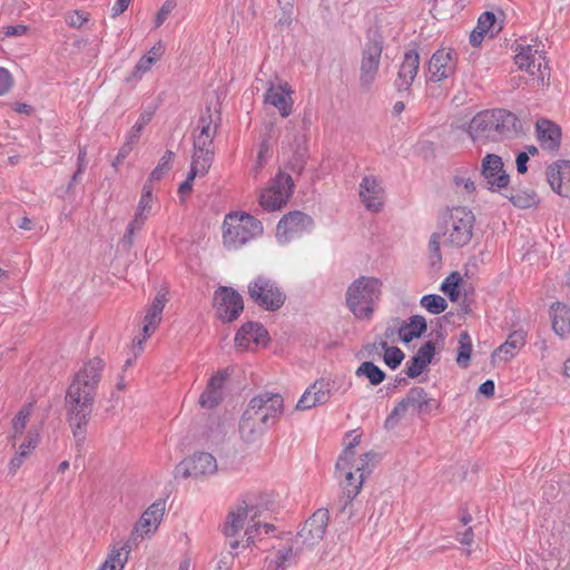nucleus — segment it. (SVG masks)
<instances>
[{
  "instance_id": "f257e3e1",
  "label": "nucleus",
  "mask_w": 570,
  "mask_h": 570,
  "mask_svg": "<svg viewBox=\"0 0 570 570\" xmlns=\"http://www.w3.org/2000/svg\"><path fill=\"white\" fill-rule=\"evenodd\" d=\"M104 365V361L99 357L89 360L75 374L66 393L67 421L78 448L86 439V428L91 417Z\"/></svg>"
},
{
  "instance_id": "f03ea898",
  "label": "nucleus",
  "mask_w": 570,
  "mask_h": 570,
  "mask_svg": "<svg viewBox=\"0 0 570 570\" xmlns=\"http://www.w3.org/2000/svg\"><path fill=\"white\" fill-rule=\"evenodd\" d=\"M284 412V399L278 393L262 392L252 397L239 420V434L246 443H254Z\"/></svg>"
},
{
  "instance_id": "7ed1b4c3",
  "label": "nucleus",
  "mask_w": 570,
  "mask_h": 570,
  "mask_svg": "<svg viewBox=\"0 0 570 570\" xmlns=\"http://www.w3.org/2000/svg\"><path fill=\"white\" fill-rule=\"evenodd\" d=\"M520 127L517 116L507 109L484 110L472 118L469 135L473 141L485 144L512 138Z\"/></svg>"
},
{
  "instance_id": "20e7f679",
  "label": "nucleus",
  "mask_w": 570,
  "mask_h": 570,
  "mask_svg": "<svg viewBox=\"0 0 570 570\" xmlns=\"http://www.w3.org/2000/svg\"><path fill=\"white\" fill-rule=\"evenodd\" d=\"M475 216L466 207H453L442 215L440 229L443 244L450 247H463L473 237Z\"/></svg>"
},
{
  "instance_id": "39448f33",
  "label": "nucleus",
  "mask_w": 570,
  "mask_h": 570,
  "mask_svg": "<svg viewBox=\"0 0 570 570\" xmlns=\"http://www.w3.org/2000/svg\"><path fill=\"white\" fill-rule=\"evenodd\" d=\"M381 281L375 277L361 276L346 292V304L358 318H368L373 313V303L381 295Z\"/></svg>"
},
{
  "instance_id": "423d86ee",
  "label": "nucleus",
  "mask_w": 570,
  "mask_h": 570,
  "mask_svg": "<svg viewBox=\"0 0 570 570\" xmlns=\"http://www.w3.org/2000/svg\"><path fill=\"white\" fill-rule=\"evenodd\" d=\"M262 233V223L249 214L230 213L223 223V243L229 249L243 246Z\"/></svg>"
},
{
  "instance_id": "0eeeda50",
  "label": "nucleus",
  "mask_w": 570,
  "mask_h": 570,
  "mask_svg": "<svg viewBox=\"0 0 570 570\" xmlns=\"http://www.w3.org/2000/svg\"><path fill=\"white\" fill-rule=\"evenodd\" d=\"M383 37L377 31L367 33L366 42L362 48L358 78L360 86L364 91H368L376 79L383 52Z\"/></svg>"
},
{
  "instance_id": "6e6552de",
  "label": "nucleus",
  "mask_w": 570,
  "mask_h": 570,
  "mask_svg": "<svg viewBox=\"0 0 570 570\" xmlns=\"http://www.w3.org/2000/svg\"><path fill=\"white\" fill-rule=\"evenodd\" d=\"M250 299L266 311L279 309L286 299L285 293L265 276H258L248 284Z\"/></svg>"
},
{
  "instance_id": "1a4fd4ad",
  "label": "nucleus",
  "mask_w": 570,
  "mask_h": 570,
  "mask_svg": "<svg viewBox=\"0 0 570 570\" xmlns=\"http://www.w3.org/2000/svg\"><path fill=\"white\" fill-rule=\"evenodd\" d=\"M294 181L291 175L278 173L271 186L264 189L259 196V205L267 212L281 209L293 194Z\"/></svg>"
},
{
  "instance_id": "9d476101",
  "label": "nucleus",
  "mask_w": 570,
  "mask_h": 570,
  "mask_svg": "<svg viewBox=\"0 0 570 570\" xmlns=\"http://www.w3.org/2000/svg\"><path fill=\"white\" fill-rule=\"evenodd\" d=\"M435 401L428 397L426 392L423 387H412L406 396L402 399L395 407L392 410L390 415L386 417L384 426L387 430L394 429L400 419L410 410L417 412H426Z\"/></svg>"
},
{
  "instance_id": "9b49d317",
  "label": "nucleus",
  "mask_w": 570,
  "mask_h": 570,
  "mask_svg": "<svg viewBox=\"0 0 570 570\" xmlns=\"http://www.w3.org/2000/svg\"><path fill=\"white\" fill-rule=\"evenodd\" d=\"M164 513L165 503L161 501H156L148 507L135 524L128 541L124 547H121V550L128 549L130 551L132 546L138 544L139 539L154 533L158 529Z\"/></svg>"
},
{
  "instance_id": "f8f14e48",
  "label": "nucleus",
  "mask_w": 570,
  "mask_h": 570,
  "mask_svg": "<svg viewBox=\"0 0 570 570\" xmlns=\"http://www.w3.org/2000/svg\"><path fill=\"white\" fill-rule=\"evenodd\" d=\"M214 306L218 318L230 323L238 318L244 309V301L238 292L228 286H219L214 293Z\"/></svg>"
},
{
  "instance_id": "ddd939ff",
  "label": "nucleus",
  "mask_w": 570,
  "mask_h": 570,
  "mask_svg": "<svg viewBox=\"0 0 570 570\" xmlns=\"http://www.w3.org/2000/svg\"><path fill=\"white\" fill-rule=\"evenodd\" d=\"M216 459L208 452H198L189 458L184 459L175 468V476L202 478L213 475L217 472Z\"/></svg>"
},
{
  "instance_id": "4468645a",
  "label": "nucleus",
  "mask_w": 570,
  "mask_h": 570,
  "mask_svg": "<svg viewBox=\"0 0 570 570\" xmlns=\"http://www.w3.org/2000/svg\"><path fill=\"white\" fill-rule=\"evenodd\" d=\"M328 521L330 514L327 509L316 510L297 533L295 544H301L303 548L316 546L324 538Z\"/></svg>"
},
{
  "instance_id": "2eb2a0df",
  "label": "nucleus",
  "mask_w": 570,
  "mask_h": 570,
  "mask_svg": "<svg viewBox=\"0 0 570 570\" xmlns=\"http://www.w3.org/2000/svg\"><path fill=\"white\" fill-rule=\"evenodd\" d=\"M481 176L492 191L507 188L510 181L509 175L503 169L502 158L495 154H488L482 159Z\"/></svg>"
},
{
  "instance_id": "dca6fc26",
  "label": "nucleus",
  "mask_w": 570,
  "mask_h": 570,
  "mask_svg": "<svg viewBox=\"0 0 570 570\" xmlns=\"http://www.w3.org/2000/svg\"><path fill=\"white\" fill-rule=\"evenodd\" d=\"M456 52L453 49L436 50L429 61L431 80L440 82L452 77L456 70Z\"/></svg>"
},
{
  "instance_id": "f3484780",
  "label": "nucleus",
  "mask_w": 570,
  "mask_h": 570,
  "mask_svg": "<svg viewBox=\"0 0 570 570\" xmlns=\"http://www.w3.org/2000/svg\"><path fill=\"white\" fill-rule=\"evenodd\" d=\"M266 85L264 101L277 108L282 117H288L293 110L291 86L286 81L276 83L273 80H268Z\"/></svg>"
},
{
  "instance_id": "a211bd4d",
  "label": "nucleus",
  "mask_w": 570,
  "mask_h": 570,
  "mask_svg": "<svg viewBox=\"0 0 570 570\" xmlns=\"http://www.w3.org/2000/svg\"><path fill=\"white\" fill-rule=\"evenodd\" d=\"M419 66V52L415 49L407 50L400 66L397 78L394 80V87L399 92L410 94V88L417 75Z\"/></svg>"
},
{
  "instance_id": "6ab92c4d",
  "label": "nucleus",
  "mask_w": 570,
  "mask_h": 570,
  "mask_svg": "<svg viewBox=\"0 0 570 570\" xmlns=\"http://www.w3.org/2000/svg\"><path fill=\"white\" fill-rule=\"evenodd\" d=\"M360 197L367 210L377 213L383 207L384 189L375 176H365L360 184Z\"/></svg>"
},
{
  "instance_id": "aec40b11",
  "label": "nucleus",
  "mask_w": 570,
  "mask_h": 570,
  "mask_svg": "<svg viewBox=\"0 0 570 570\" xmlns=\"http://www.w3.org/2000/svg\"><path fill=\"white\" fill-rule=\"evenodd\" d=\"M547 179L557 194L570 198V161L560 160L550 165Z\"/></svg>"
},
{
  "instance_id": "412c9836",
  "label": "nucleus",
  "mask_w": 570,
  "mask_h": 570,
  "mask_svg": "<svg viewBox=\"0 0 570 570\" xmlns=\"http://www.w3.org/2000/svg\"><path fill=\"white\" fill-rule=\"evenodd\" d=\"M255 505H249L246 501L236 504L227 514L226 521L222 527V532L227 538L236 537L245 525L246 519L254 513Z\"/></svg>"
},
{
  "instance_id": "4be33fe9",
  "label": "nucleus",
  "mask_w": 570,
  "mask_h": 570,
  "mask_svg": "<svg viewBox=\"0 0 570 570\" xmlns=\"http://www.w3.org/2000/svg\"><path fill=\"white\" fill-rule=\"evenodd\" d=\"M267 335L268 333L262 324L247 322L236 333L235 345L244 351L249 348L250 343L255 345L265 343Z\"/></svg>"
},
{
  "instance_id": "5701e85b",
  "label": "nucleus",
  "mask_w": 570,
  "mask_h": 570,
  "mask_svg": "<svg viewBox=\"0 0 570 570\" xmlns=\"http://www.w3.org/2000/svg\"><path fill=\"white\" fill-rule=\"evenodd\" d=\"M330 400V385L324 380L316 381L301 396L296 404V410L305 411Z\"/></svg>"
},
{
  "instance_id": "b1692460",
  "label": "nucleus",
  "mask_w": 570,
  "mask_h": 570,
  "mask_svg": "<svg viewBox=\"0 0 570 570\" xmlns=\"http://www.w3.org/2000/svg\"><path fill=\"white\" fill-rule=\"evenodd\" d=\"M517 55L514 57L515 63L520 69H525L530 75H535V70L540 72L541 80H543L544 75L541 71L542 68H547L548 63L546 61V57L541 53L538 59L535 55L537 50L532 49V46H519L517 49Z\"/></svg>"
},
{
  "instance_id": "393cba45",
  "label": "nucleus",
  "mask_w": 570,
  "mask_h": 570,
  "mask_svg": "<svg viewBox=\"0 0 570 570\" xmlns=\"http://www.w3.org/2000/svg\"><path fill=\"white\" fill-rule=\"evenodd\" d=\"M313 225L314 220L311 216L303 212L295 210L284 215L283 218L278 222L277 233L284 235L301 233L312 228Z\"/></svg>"
},
{
  "instance_id": "a878e982",
  "label": "nucleus",
  "mask_w": 570,
  "mask_h": 570,
  "mask_svg": "<svg viewBox=\"0 0 570 570\" xmlns=\"http://www.w3.org/2000/svg\"><path fill=\"white\" fill-rule=\"evenodd\" d=\"M225 381L226 374L223 372H218L209 379L206 390L199 397V404L202 407L213 409L220 403L223 400V385Z\"/></svg>"
},
{
  "instance_id": "bb28decb",
  "label": "nucleus",
  "mask_w": 570,
  "mask_h": 570,
  "mask_svg": "<svg viewBox=\"0 0 570 570\" xmlns=\"http://www.w3.org/2000/svg\"><path fill=\"white\" fill-rule=\"evenodd\" d=\"M434 354L435 344L432 341L425 342L407 363L406 375L410 379H415L422 374L426 366L432 362Z\"/></svg>"
},
{
  "instance_id": "cd10ccee",
  "label": "nucleus",
  "mask_w": 570,
  "mask_h": 570,
  "mask_svg": "<svg viewBox=\"0 0 570 570\" xmlns=\"http://www.w3.org/2000/svg\"><path fill=\"white\" fill-rule=\"evenodd\" d=\"M303 549L301 544H295V541L288 547L278 549L274 558L265 559V570L286 569L296 561L297 556Z\"/></svg>"
},
{
  "instance_id": "c85d7f7f",
  "label": "nucleus",
  "mask_w": 570,
  "mask_h": 570,
  "mask_svg": "<svg viewBox=\"0 0 570 570\" xmlns=\"http://www.w3.org/2000/svg\"><path fill=\"white\" fill-rule=\"evenodd\" d=\"M537 132L542 148L549 150H557L559 148L561 129L558 125L547 119L538 120Z\"/></svg>"
},
{
  "instance_id": "c756f323",
  "label": "nucleus",
  "mask_w": 570,
  "mask_h": 570,
  "mask_svg": "<svg viewBox=\"0 0 570 570\" xmlns=\"http://www.w3.org/2000/svg\"><path fill=\"white\" fill-rule=\"evenodd\" d=\"M524 343V332L514 331L508 336L507 341L492 353V358L500 357L501 360L508 361L517 355Z\"/></svg>"
},
{
  "instance_id": "7c9ffc66",
  "label": "nucleus",
  "mask_w": 570,
  "mask_h": 570,
  "mask_svg": "<svg viewBox=\"0 0 570 570\" xmlns=\"http://www.w3.org/2000/svg\"><path fill=\"white\" fill-rule=\"evenodd\" d=\"M552 327L559 336L570 334V308L563 303H554L551 306Z\"/></svg>"
},
{
  "instance_id": "2f4dec72",
  "label": "nucleus",
  "mask_w": 570,
  "mask_h": 570,
  "mask_svg": "<svg viewBox=\"0 0 570 570\" xmlns=\"http://www.w3.org/2000/svg\"><path fill=\"white\" fill-rule=\"evenodd\" d=\"M363 473H361L357 478L353 473V471H346L345 473V485H344V497L340 500V511L344 512L348 504L356 498L360 493L362 484H363Z\"/></svg>"
},
{
  "instance_id": "473e14b6",
  "label": "nucleus",
  "mask_w": 570,
  "mask_h": 570,
  "mask_svg": "<svg viewBox=\"0 0 570 570\" xmlns=\"http://www.w3.org/2000/svg\"><path fill=\"white\" fill-rule=\"evenodd\" d=\"M426 321L421 315L410 317L407 323H404L399 328L400 338L404 343H410L412 340L420 337L426 331Z\"/></svg>"
},
{
  "instance_id": "72a5a7b5",
  "label": "nucleus",
  "mask_w": 570,
  "mask_h": 570,
  "mask_svg": "<svg viewBox=\"0 0 570 570\" xmlns=\"http://www.w3.org/2000/svg\"><path fill=\"white\" fill-rule=\"evenodd\" d=\"M215 156L214 145L203 146L194 142L191 163L200 167V176H205L212 167Z\"/></svg>"
},
{
  "instance_id": "f704fd0d",
  "label": "nucleus",
  "mask_w": 570,
  "mask_h": 570,
  "mask_svg": "<svg viewBox=\"0 0 570 570\" xmlns=\"http://www.w3.org/2000/svg\"><path fill=\"white\" fill-rule=\"evenodd\" d=\"M503 194L514 206L519 208H530L538 203L537 194L531 190H515L514 188H503Z\"/></svg>"
},
{
  "instance_id": "c9c22d12",
  "label": "nucleus",
  "mask_w": 570,
  "mask_h": 570,
  "mask_svg": "<svg viewBox=\"0 0 570 570\" xmlns=\"http://www.w3.org/2000/svg\"><path fill=\"white\" fill-rule=\"evenodd\" d=\"M357 377H366L372 385H379L385 380V373L373 362H363L355 371Z\"/></svg>"
},
{
  "instance_id": "e433bc0d",
  "label": "nucleus",
  "mask_w": 570,
  "mask_h": 570,
  "mask_svg": "<svg viewBox=\"0 0 570 570\" xmlns=\"http://www.w3.org/2000/svg\"><path fill=\"white\" fill-rule=\"evenodd\" d=\"M258 508L255 507L254 513L250 515V524L245 530L246 544L249 546L254 543L255 538L261 533V530L264 529L265 533H271L275 530V527L271 523H261L258 520Z\"/></svg>"
},
{
  "instance_id": "4c0bfd02",
  "label": "nucleus",
  "mask_w": 570,
  "mask_h": 570,
  "mask_svg": "<svg viewBox=\"0 0 570 570\" xmlns=\"http://www.w3.org/2000/svg\"><path fill=\"white\" fill-rule=\"evenodd\" d=\"M459 344L456 363L460 367L466 368L470 364L472 353V341L468 332H462L460 334Z\"/></svg>"
},
{
  "instance_id": "58836bf2",
  "label": "nucleus",
  "mask_w": 570,
  "mask_h": 570,
  "mask_svg": "<svg viewBox=\"0 0 570 570\" xmlns=\"http://www.w3.org/2000/svg\"><path fill=\"white\" fill-rule=\"evenodd\" d=\"M286 130L288 131L287 135L284 136L282 139V148H289L293 149L294 154L302 158L305 147L304 145V138L301 137L297 132L294 131V129L289 126H286Z\"/></svg>"
},
{
  "instance_id": "ea45409f",
  "label": "nucleus",
  "mask_w": 570,
  "mask_h": 570,
  "mask_svg": "<svg viewBox=\"0 0 570 570\" xmlns=\"http://www.w3.org/2000/svg\"><path fill=\"white\" fill-rule=\"evenodd\" d=\"M380 347L384 350V362L392 370L396 368L404 358V353L395 346H389L386 341L380 342Z\"/></svg>"
},
{
  "instance_id": "a19ab883",
  "label": "nucleus",
  "mask_w": 570,
  "mask_h": 570,
  "mask_svg": "<svg viewBox=\"0 0 570 570\" xmlns=\"http://www.w3.org/2000/svg\"><path fill=\"white\" fill-rule=\"evenodd\" d=\"M128 549L112 551L99 570H122L128 560Z\"/></svg>"
},
{
  "instance_id": "79ce46f5",
  "label": "nucleus",
  "mask_w": 570,
  "mask_h": 570,
  "mask_svg": "<svg viewBox=\"0 0 570 570\" xmlns=\"http://www.w3.org/2000/svg\"><path fill=\"white\" fill-rule=\"evenodd\" d=\"M420 303L426 311L432 314H440L448 307L445 298L436 294L424 295Z\"/></svg>"
},
{
  "instance_id": "37998d69",
  "label": "nucleus",
  "mask_w": 570,
  "mask_h": 570,
  "mask_svg": "<svg viewBox=\"0 0 570 570\" xmlns=\"http://www.w3.org/2000/svg\"><path fill=\"white\" fill-rule=\"evenodd\" d=\"M154 115H155V108L154 107H149L146 110H144L140 114L138 121L131 127L127 138H129L134 142H137L139 137H140V132H141L142 128L147 124L150 122V120L153 119Z\"/></svg>"
},
{
  "instance_id": "c03bdc74",
  "label": "nucleus",
  "mask_w": 570,
  "mask_h": 570,
  "mask_svg": "<svg viewBox=\"0 0 570 570\" xmlns=\"http://www.w3.org/2000/svg\"><path fill=\"white\" fill-rule=\"evenodd\" d=\"M476 28L485 35L490 33V37H494L502 29L501 26L497 27V18L489 11L480 16Z\"/></svg>"
},
{
  "instance_id": "a18cd8bd",
  "label": "nucleus",
  "mask_w": 570,
  "mask_h": 570,
  "mask_svg": "<svg viewBox=\"0 0 570 570\" xmlns=\"http://www.w3.org/2000/svg\"><path fill=\"white\" fill-rule=\"evenodd\" d=\"M222 115L219 108H214L208 105L206 109L202 112L197 127L195 129H200L202 127H212V126H220Z\"/></svg>"
},
{
  "instance_id": "49530a36",
  "label": "nucleus",
  "mask_w": 570,
  "mask_h": 570,
  "mask_svg": "<svg viewBox=\"0 0 570 570\" xmlns=\"http://www.w3.org/2000/svg\"><path fill=\"white\" fill-rule=\"evenodd\" d=\"M461 275L458 272H453L445 278V281L441 285V291L449 295L451 302H456L459 299V291L458 286L461 282Z\"/></svg>"
},
{
  "instance_id": "de8ad7c7",
  "label": "nucleus",
  "mask_w": 570,
  "mask_h": 570,
  "mask_svg": "<svg viewBox=\"0 0 570 570\" xmlns=\"http://www.w3.org/2000/svg\"><path fill=\"white\" fill-rule=\"evenodd\" d=\"M173 158L174 153L171 150H167L164 154V156L159 159L157 167L151 171L149 179L160 180L164 177V175L169 171Z\"/></svg>"
},
{
  "instance_id": "09e8293b",
  "label": "nucleus",
  "mask_w": 570,
  "mask_h": 570,
  "mask_svg": "<svg viewBox=\"0 0 570 570\" xmlns=\"http://www.w3.org/2000/svg\"><path fill=\"white\" fill-rule=\"evenodd\" d=\"M218 128L219 126H212L195 129L194 142L203 146L214 145V138L217 135Z\"/></svg>"
},
{
  "instance_id": "8fccbe9b",
  "label": "nucleus",
  "mask_w": 570,
  "mask_h": 570,
  "mask_svg": "<svg viewBox=\"0 0 570 570\" xmlns=\"http://www.w3.org/2000/svg\"><path fill=\"white\" fill-rule=\"evenodd\" d=\"M31 411H32V404H28V405L23 406L18 412L17 416L13 420V431H14V434L12 436L13 439H16L17 435L22 434L23 430L27 426L29 417L31 415Z\"/></svg>"
},
{
  "instance_id": "3c124183",
  "label": "nucleus",
  "mask_w": 570,
  "mask_h": 570,
  "mask_svg": "<svg viewBox=\"0 0 570 570\" xmlns=\"http://www.w3.org/2000/svg\"><path fill=\"white\" fill-rule=\"evenodd\" d=\"M269 138H271V132H268L266 135V137L262 140V142L259 144L257 160H256L255 166L253 167V173L255 176H257V174L259 173V170L266 163V159L269 157V150H271Z\"/></svg>"
},
{
  "instance_id": "603ef678",
  "label": "nucleus",
  "mask_w": 570,
  "mask_h": 570,
  "mask_svg": "<svg viewBox=\"0 0 570 570\" xmlns=\"http://www.w3.org/2000/svg\"><path fill=\"white\" fill-rule=\"evenodd\" d=\"M155 63V58H151V56H142L135 66L131 77L140 78L144 73L149 71Z\"/></svg>"
},
{
  "instance_id": "864d4df0",
  "label": "nucleus",
  "mask_w": 570,
  "mask_h": 570,
  "mask_svg": "<svg viewBox=\"0 0 570 570\" xmlns=\"http://www.w3.org/2000/svg\"><path fill=\"white\" fill-rule=\"evenodd\" d=\"M160 322H161V316L156 315V314L154 315V314L147 312L145 315V318H144V327H142L144 338L150 336V334L155 332V330L157 328V326L159 325Z\"/></svg>"
},
{
  "instance_id": "5fc2aeb1",
  "label": "nucleus",
  "mask_w": 570,
  "mask_h": 570,
  "mask_svg": "<svg viewBox=\"0 0 570 570\" xmlns=\"http://www.w3.org/2000/svg\"><path fill=\"white\" fill-rule=\"evenodd\" d=\"M354 468V451H343L336 462V470L352 471Z\"/></svg>"
},
{
  "instance_id": "6e6d98bb",
  "label": "nucleus",
  "mask_w": 570,
  "mask_h": 570,
  "mask_svg": "<svg viewBox=\"0 0 570 570\" xmlns=\"http://www.w3.org/2000/svg\"><path fill=\"white\" fill-rule=\"evenodd\" d=\"M167 294L165 292H159L156 297L154 298L151 305L147 309L148 313L156 314L161 316V313L164 311V307L167 303Z\"/></svg>"
},
{
  "instance_id": "4d7b16f0",
  "label": "nucleus",
  "mask_w": 570,
  "mask_h": 570,
  "mask_svg": "<svg viewBox=\"0 0 570 570\" xmlns=\"http://www.w3.org/2000/svg\"><path fill=\"white\" fill-rule=\"evenodd\" d=\"M39 443V433L35 430H29L24 442L19 446L20 451H26V454L29 455V453L37 448Z\"/></svg>"
},
{
  "instance_id": "13d9d810",
  "label": "nucleus",
  "mask_w": 570,
  "mask_h": 570,
  "mask_svg": "<svg viewBox=\"0 0 570 570\" xmlns=\"http://www.w3.org/2000/svg\"><path fill=\"white\" fill-rule=\"evenodd\" d=\"M13 85V78L11 73L6 69L0 67V96L6 95Z\"/></svg>"
},
{
  "instance_id": "bf43d9fd",
  "label": "nucleus",
  "mask_w": 570,
  "mask_h": 570,
  "mask_svg": "<svg viewBox=\"0 0 570 570\" xmlns=\"http://www.w3.org/2000/svg\"><path fill=\"white\" fill-rule=\"evenodd\" d=\"M174 7H175V4L171 1H166L161 6V8L159 9V11L157 12L156 18H155V27L156 28H159L165 22V20L169 16V13L173 11Z\"/></svg>"
},
{
  "instance_id": "052dcab7",
  "label": "nucleus",
  "mask_w": 570,
  "mask_h": 570,
  "mask_svg": "<svg viewBox=\"0 0 570 570\" xmlns=\"http://www.w3.org/2000/svg\"><path fill=\"white\" fill-rule=\"evenodd\" d=\"M27 458H28V455L26 454V451L19 450L9 462V465H8L9 473L11 475H14Z\"/></svg>"
},
{
  "instance_id": "680f3d73",
  "label": "nucleus",
  "mask_w": 570,
  "mask_h": 570,
  "mask_svg": "<svg viewBox=\"0 0 570 570\" xmlns=\"http://www.w3.org/2000/svg\"><path fill=\"white\" fill-rule=\"evenodd\" d=\"M441 237H442V230L440 229L439 232L432 234V236L430 238V243H429V248H430L431 253L433 254V257H435V259L438 262L441 261V254H440Z\"/></svg>"
},
{
  "instance_id": "e2e57ef3",
  "label": "nucleus",
  "mask_w": 570,
  "mask_h": 570,
  "mask_svg": "<svg viewBox=\"0 0 570 570\" xmlns=\"http://www.w3.org/2000/svg\"><path fill=\"white\" fill-rule=\"evenodd\" d=\"M87 20V16L80 11L70 13L66 19L67 23L73 28H80Z\"/></svg>"
},
{
  "instance_id": "0e129e2a",
  "label": "nucleus",
  "mask_w": 570,
  "mask_h": 570,
  "mask_svg": "<svg viewBox=\"0 0 570 570\" xmlns=\"http://www.w3.org/2000/svg\"><path fill=\"white\" fill-rule=\"evenodd\" d=\"M375 456H376V454H375V453H371V452L365 453V454H364L363 456H361V458L358 459V461L354 464V469H355V471H356V472H358L360 474H361V473H363V474H364V473H365V471H367V470L370 471V469H368V460H370V459H373V458H375Z\"/></svg>"
},
{
  "instance_id": "69168bd1",
  "label": "nucleus",
  "mask_w": 570,
  "mask_h": 570,
  "mask_svg": "<svg viewBox=\"0 0 570 570\" xmlns=\"http://www.w3.org/2000/svg\"><path fill=\"white\" fill-rule=\"evenodd\" d=\"M453 181L454 184L460 187V186H463V188L468 191V193H472L475 190V184L474 181L470 178V177H464V176H455L453 178Z\"/></svg>"
},
{
  "instance_id": "338daca9",
  "label": "nucleus",
  "mask_w": 570,
  "mask_h": 570,
  "mask_svg": "<svg viewBox=\"0 0 570 570\" xmlns=\"http://www.w3.org/2000/svg\"><path fill=\"white\" fill-rule=\"evenodd\" d=\"M151 203H153V198H150L148 195H141L136 214H140L141 217L147 218V214H148L149 209L151 208Z\"/></svg>"
},
{
  "instance_id": "774afa93",
  "label": "nucleus",
  "mask_w": 570,
  "mask_h": 570,
  "mask_svg": "<svg viewBox=\"0 0 570 570\" xmlns=\"http://www.w3.org/2000/svg\"><path fill=\"white\" fill-rule=\"evenodd\" d=\"M529 161L528 153L523 151L517 156V170L520 174H524L528 170L527 163Z\"/></svg>"
}]
</instances>
